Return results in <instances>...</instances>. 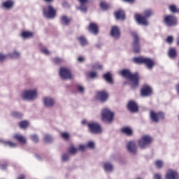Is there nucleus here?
<instances>
[{
  "instance_id": "nucleus-5",
  "label": "nucleus",
  "mask_w": 179,
  "mask_h": 179,
  "mask_svg": "<svg viewBox=\"0 0 179 179\" xmlns=\"http://www.w3.org/2000/svg\"><path fill=\"white\" fill-rule=\"evenodd\" d=\"M131 36L133 37V51L135 54H138L141 51L140 37L136 32H131Z\"/></svg>"
},
{
  "instance_id": "nucleus-36",
  "label": "nucleus",
  "mask_w": 179,
  "mask_h": 179,
  "mask_svg": "<svg viewBox=\"0 0 179 179\" xmlns=\"http://www.w3.org/2000/svg\"><path fill=\"white\" fill-rule=\"evenodd\" d=\"M169 9L171 13H178L179 10L177 8V7L175 5H171L169 6Z\"/></svg>"
},
{
  "instance_id": "nucleus-61",
  "label": "nucleus",
  "mask_w": 179,
  "mask_h": 179,
  "mask_svg": "<svg viewBox=\"0 0 179 179\" xmlns=\"http://www.w3.org/2000/svg\"><path fill=\"white\" fill-rule=\"evenodd\" d=\"M176 44L179 45V36H178Z\"/></svg>"
},
{
  "instance_id": "nucleus-48",
  "label": "nucleus",
  "mask_w": 179,
  "mask_h": 179,
  "mask_svg": "<svg viewBox=\"0 0 179 179\" xmlns=\"http://www.w3.org/2000/svg\"><path fill=\"white\" fill-rule=\"evenodd\" d=\"M11 58H18L20 57V53L17 52H14L13 54L10 55Z\"/></svg>"
},
{
  "instance_id": "nucleus-50",
  "label": "nucleus",
  "mask_w": 179,
  "mask_h": 179,
  "mask_svg": "<svg viewBox=\"0 0 179 179\" xmlns=\"http://www.w3.org/2000/svg\"><path fill=\"white\" fill-rule=\"evenodd\" d=\"M88 148H91V149H94V143L92 141H90L88 142V145H87Z\"/></svg>"
},
{
  "instance_id": "nucleus-14",
  "label": "nucleus",
  "mask_w": 179,
  "mask_h": 179,
  "mask_svg": "<svg viewBox=\"0 0 179 179\" xmlns=\"http://www.w3.org/2000/svg\"><path fill=\"white\" fill-rule=\"evenodd\" d=\"M127 108L132 113H138L139 110L138 104L134 101H129L127 105Z\"/></svg>"
},
{
  "instance_id": "nucleus-34",
  "label": "nucleus",
  "mask_w": 179,
  "mask_h": 179,
  "mask_svg": "<svg viewBox=\"0 0 179 179\" xmlns=\"http://www.w3.org/2000/svg\"><path fill=\"white\" fill-rule=\"evenodd\" d=\"M29 126V123L27 120H23L20 122V127L21 129H27Z\"/></svg>"
},
{
  "instance_id": "nucleus-23",
  "label": "nucleus",
  "mask_w": 179,
  "mask_h": 179,
  "mask_svg": "<svg viewBox=\"0 0 179 179\" xmlns=\"http://www.w3.org/2000/svg\"><path fill=\"white\" fill-rule=\"evenodd\" d=\"M13 138L22 144L27 143V139L23 136L20 135L19 134H14Z\"/></svg>"
},
{
  "instance_id": "nucleus-25",
  "label": "nucleus",
  "mask_w": 179,
  "mask_h": 179,
  "mask_svg": "<svg viewBox=\"0 0 179 179\" xmlns=\"http://www.w3.org/2000/svg\"><path fill=\"white\" fill-rule=\"evenodd\" d=\"M60 22H62V24H64V26H69V24L71 22V19L69 18L66 15H63L60 18Z\"/></svg>"
},
{
  "instance_id": "nucleus-11",
  "label": "nucleus",
  "mask_w": 179,
  "mask_h": 179,
  "mask_svg": "<svg viewBox=\"0 0 179 179\" xmlns=\"http://www.w3.org/2000/svg\"><path fill=\"white\" fill-rule=\"evenodd\" d=\"M164 23L169 27H172L178 24V19L173 15H166L164 18Z\"/></svg>"
},
{
  "instance_id": "nucleus-2",
  "label": "nucleus",
  "mask_w": 179,
  "mask_h": 179,
  "mask_svg": "<svg viewBox=\"0 0 179 179\" xmlns=\"http://www.w3.org/2000/svg\"><path fill=\"white\" fill-rule=\"evenodd\" d=\"M153 11L151 9H147L143 11V15L141 14L136 13L134 15L135 20L138 24H141V26H148V18L152 16Z\"/></svg>"
},
{
  "instance_id": "nucleus-46",
  "label": "nucleus",
  "mask_w": 179,
  "mask_h": 179,
  "mask_svg": "<svg viewBox=\"0 0 179 179\" xmlns=\"http://www.w3.org/2000/svg\"><path fill=\"white\" fill-rule=\"evenodd\" d=\"M92 69H103V66L101 64H96L92 65Z\"/></svg>"
},
{
  "instance_id": "nucleus-60",
  "label": "nucleus",
  "mask_w": 179,
  "mask_h": 179,
  "mask_svg": "<svg viewBox=\"0 0 179 179\" xmlns=\"http://www.w3.org/2000/svg\"><path fill=\"white\" fill-rule=\"evenodd\" d=\"M81 123H83V125L87 124V120H83V122H81Z\"/></svg>"
},
{
  "instance_id": "nucleus-15",
  "label": "nucleus",
  "mask_w": 179,
  "mask_h": 179,
  "mask_svg": "<svg viewBox=\"0 0 179 179\" xmlns=\"http://www.w3.org/2000/svg\"><path fill=\"white\" fill-rule=\"evenodd\" d=\"M127 151L133 155H136L137 152V147L134 141H129L127 144Z\"/></svg>"
},
{
  "instance_id": "nucleus-6",
  "label": "nucleus",
  "mask_w": 179,
  "mask_h": 179,
  "mask_svg": "<svg viewBox=\"0 0 179 179\" xmlns=\"http://www.w3.org/2000/svg\"><path fill=\"white\" fill-rule=\"evenodd\" d=\"M87 126H88V131L91 134H100L102 132L101 126L98 122H90L87 124Z\"/></svg>"
},
{
  "instance_id": "nucleus-28",
  "label": "nucleus",
  "mask_w": 179,
  "mask_h": 179,
  "mask_svg": "<svg viewBox=\"0 0 179 179\" xmlns=\"http://www.w3.org/2000/svg\"><path fill=\"white\" fill-rule=\"evenodd\" d=\"M144 59L145 57H134L132 59V62H134V64H138L141 65L144 62Z\"/></svg>"
},
{
  "instance_id": "nucleus-39",
  "label": "nucleus",
  "mask_w": 179,
  "mask_h": 179,
  "mask_svg": "<svg viewBox=\"0 0 179 179\" xmlns=\"http://www.w3.org/2000/svg\"><path fill=\"white\" fill-rule=\"evenodd\" d=\"M164 166V163L162 160H157L155 162V166L157 167V169H161Z\"/></svg>"
},
{
  "instance_id": "nucleus-41",
  "label": "nucleus",
  "mask_w": 179,
  "mask_h": 179,
  "mask_svg": "<svg viewBox=\"0 0 179 179\" xmlns=\"http://www.w3.org/2000/svg\"><path fill=\"white\" fill-rule=\"evenodd\" d=\"M70 155L69 153H64L62 156V161L63 162H67L69 159Z\"/></svg>"
},
{
  "instance_id": "nucleus-3",
  "label": "nucleus",
  "mask_w": 179,
  "mask_h": 179,
  "mask_svg": "<svg viewBox=\"0 0 179 179\" xmlns=\"http://www.w3.org/2000/svg\"><path fill=\"white\" fill-rule=\"evenodd\" d=\"M115 114L108 108L102 109L101 113V120L102 122L108 124H111L114 120Z\"/></svg>"
},
{
  "instance_id": "nucleus-12",
  "label": "nucleus",
  "mask_w": 179,
  "mask_h": 179,
  "mask_svg": "<svg viewBox=\"0 0 179 179\" xmlns=\"http://www.w3.org/2000/svg\"><path fill=\"white\" fill-rule=\"evenodd\" d=\"M22 97L24 100L33 101L37 97V90H27L24 92Z\"/></svg>"
},
{
  "instance_id": "nucleus-38",
  "label": "nucleus",
  "mask_w": 179,
  "mask_h": 179,
  "mask_svg": "<svg viewBox=\"0 0 179 179\" xmlns=\"http://www.w3.org/2000/svg\"><path fill=\"white\" fill-rule=\"evenodd\" d=\"M99 6H101V9H103V10H107V9L110 8V5L104 1L101 2Z\"/></svg>"
},
{
  "instance_id": "nucleus-18",
  "label": "nucleus",
  "mask_w": 179,
  "mask_h": 179,
  "mask_svg": "<svg viewBox=\"0 0 179 179\" xmlns=\"http://www.w3.org/2000/svg\"><path fill=\"white\" fill-rule=\"evenodd\" d=\"M143 64L145 65L148 69H152L153 66L155 65V63L152 59L144 57Z\"/></svg>"
},
{
  "instance_id": "nucleus-24",
  "label": "nucleus",
  "mask_w": 179,
  "mask_h": 179,
  "mask_svg": "<svg viewBox=\"0 0 179 179\" xmlns=\"http://www.w3.org/2000/svg\"><path fill=\"white\" fill-rule=\"evenodd\" d=\"M103 80L106 81V83L109 84H113V79L111 73L110 72H108L103 76Z\"/></svg>"
},
{
  "instance_id": "nucleus-53",
  "label": "nucleus",
  "mask_w": 179,
  "mask_h": 179,
  "mask_svg": "<svg viewBox=\"0 0 179 179\" xmlns=\"http://www.w3.org/2000/svg\"><path fill=\"white\" fill-rule=\"evenodd\" d=\"M154 179H162V176L160 173H155L153 176Z\"/></svg>"
},
{
  "instance_id": "nucleus-47",
  "label": "nucleus",
  "mask_w": 179,
  "mask_h": 179,
  "mask_svg": "<svg viewBox=\"0 0 179 179\" xmlns=\"http://www.w3.org/2000/svg\"><path fill=\"white\" fill-rule=\"evenodd\" d=\"M166 41V43H168V44H172V43H173V36H167Z\"/></svg>"
},
{
  "instance_id": "nucleus-49",
  "label": "nucleus",
  "mask_w": 179,
  "mask_h": 179,
  "mask_svg": "<svg viewBox=\"0 0 179 179\" xmlns=\"http://www.w3.org/2000/svg\"><path fill=\"white\" fill-rule=\"evenodd\" d=\"M77 90L80 92V93L83 94L85 92V89L82 85L77 86Z\"/></svg>"
},
{
  "instance_id": "nucleus-21",
  "label": "nucleus",
  "mask_w": 179,
  "mask_h": 179,
  "mask_svg": "<svg viewBox=\"0 0 179 179\" xmlns=\"http://www.w3.org/2000/svg\"><path fill=\"white\" fill-rule=\"evenodd\" d=\"M122 134L126 135L127 136H133V130L129 127H122L121 129Z\"/></svg>"
},
{
  "instance_id": "nucleus-32",
  "label": "nucleus",
  "mask_w": 179,
  "mask_h": 179,
  "mask_svg": "<svg viewBox=\"0 0 179 179\" xmlns=\"http://www.w3.org/2000/svg\"><path fill=\"white\" fill-rule=\"evenodd\" d=\"M22 36L24 38H29V37H33L34 34L30 31H23Z\"/></svg>"
},
{
  "instance_id": "nucleus-44",
  "label": "nucleus",
  "mask_w": 179,
  "mask_h": 179,
  "mask_svg": "<svg viewBox=\"0 0 179 179\" xmlns=\"http://www.w3.org/2000/svg\"><path fill=\"white\" fill-rule=\"evenodd\" d=\"M54 64H56L57 65H60V64H62V59L59 58V57H55L52 59Z\"/></svg>"
},
{
  "instance_id": "nucleus-4",
  "label": "nucleus",
  "mask_w": 179,
  "mask_h": 179,
  "mask_svg": "<svg viewBox=\"0 0 179 179\" xmlns=\"http://www.w3.org/2000/svg\"><path fill=\"white\" fill-rule=\"evenodd\" d=\"M153 139L151 136L144 135L138 141V144L141 149H145L148 145H150Z\"/></svg>"
},
{
  "instance_id": "nucleus-56",
  "label": "nucleus",
  "mask_w": 179,
  "mask_h": 179,
  "mask_svg": "<svg viewBox=\"0 0 179 179\" xmlns=\"http://www.w3.org/2000/svg\"><path fill=\"white\" fill-rule=\"evenodd\" d=\"M77 61H78V62H83L84 57H80L77 59Z\"/></svg>"
},
{
  "instance_id": "nucleus-52",
  "label": "nucleus",
  "mask_w": 179,
  "mask_h": 179,
  "mask_svg": "<svg viewBox=\"0 0 179 179\" xmlns=\"http://www.w3.org/2000/svg\"><path fill=\"white\" fill-rule=\"evenodd\" d=\"M85 149H86V146L84 145H80V146L78 147V150L81 152L85 151Z\"/></svg>"
},
{
  "instance_id": "nucleus-26",
  "label": "nucleus",
  "mask_w": 179,
  "mask_h": 179,
  "mask_svg": "<svg viewBox=\"0 0 179 179\" xmlns=\"http://www.w3.org/2000/svg\"><path fill=\"white\" fill-rule=\"evenodd\" d=\"M44 104L47 107H52L55 104V101L50 97H45L44 99Z\"/></svg>"
},
{
  "instance_id": "nucleus-40",
  "label": "nucleus",
  "mask_w": 179,
  "mask_h": 179,
  "mask_svg": "<svg viewBox=\"0 0 179 179\" xmlns=\"http://www.w3.org/2000/svg\"><path fill=\"white\" fill-rule=\"evenodd\" d=\"M60 136H62V138L66 141H68L70 138V135L67 132H63L60 134Z\"/></svg>"
},
{
  "instance_id": "nucleus-51",
  "label": "nucleus",
  "mask_w": 179,
  "mask_h": 179,
  "mask_svg": "<svg viewBox=\"0 0 179 179\" xmlns=\"http://www.w3.org/2000/svg\"><path fill=\"white\" fill-rule=\"evenodd\" d=\"M42 52H43V54H45V55H50V52L46 48L42 49Z\"/></svg>"
},
{
  "instance_id": "nucleus-58",
  "label": "nucleus",
  "mask_w": 179,
  "mask_h": 179,
  "mask_svg": "<svg viewBox=\"0 0 179 179\" xmlns=\"http://www.w3.org/2000/svg\"><path fill=\"white\" fill-rule=\"evenodd\" d=\"M126 2L130 3H133L135 2V0H123Z\"/></svg>"
},
{
  "instance_id": "nucleus-17",
  "label": "nucleus",
  "mask_w": 179,
  "mask_h": 179,
  "mask_svg": "<svg viewBox=\"0 0 179 179\" xmlns=\"http://www.w3.org/2000/svg\"><path fill=\"white\" fill-rule=\"evenodd\" d=\"M165 178L166 179H179V175L176 171L172 169H169L167 171V173H166Z\"/></svg>"
},
{
  "instance_id": "nucleus-7",
  "label": "nucleus",
  "mask_w": 179,
  "mask_h": 179,
  "mask_svg": "<svg viewBox=\"0 0 179 179\" xmlns=\"http://www.w3.org/2000/svg\"><path fill=\"white\" fill-rule=\"evenodd\" d=\"M43 12L44 16L48 19H54L56 16V10L51 5L43 8Z\"/></svg>"
},
{
  "instance_id": "nucleus-29",
  "label": "nucleus",
  "mask_w": 179,
  "mask_h": 179,
  "mask_svg": "<svg viewBox=\"0 0 179 179\" xmlns=\"http://www.w3.org/2000/svg\"><path fill=\"white\" fill-rule=\"evenodd\" d=\"M77 40H78V41H80V44H81V45H83V47H85V45H88V41L83 36H81L77 38Z\"/></svg>"
},
{
  "instance_id": "nucleus-8",
  "label": "nucleus",
  "mask_w": 179,
  "mask_h": 179,
  "mask_svg": "<svg viewBox=\"0 0 179 179\" xmlns=\"http://www.w3.org/2000/svg\"><path fill=\"white\" fill-rule=\"evenodd\" d=\"M59 75H60V78L63 80H71L73 78L71 71L66 67H60Z\"/></svg>"
},
{
  "instance_id": "nucleus-54",
  "label": "nucleus",
  "mask_w": 179,
  "mask_h": 179,
  "mask_svg": "<svg viewBox=\"0 0 179 179\" xmlns=\"http://www.w3.org/2000/svg\"><path fill=\"white\" fill-rule=\"evenodd\" d=\"M6 58V56L2 54H0V61H4Z\"/></svg>"
},
{
  "instance_id": "nucleus-16",
  "label": "nucleus",
  "mask_w": 179,
  "mask_h": 179,
  "mask_svg": "<svg viewBox=\"0 0 179 179\" xmlns=\"http://www.w3.org/2000/svg\"><path fill=\"white\" fill-rule=\"evenodd\" d=\"M110 36L113 37V38H116V40H118L121 36V31L118 27L113 26L112 27V29H110Z\"/></svg>"
},
{
  "instance_id": "nucleus-64",
  "label": "nucleus",
  "mask_w": 179,
  "mask_h": 179,
  "mask_svg": "<svg viewBox=\"0 0 179 179\" xmlns=\"http://www.w3.org/2000/svg\"><path fill=\"white\" fill-rule=\"evenodd\" d=\"M178 119H179V116H178Z\"/></svg>"
},
{
  "instance_id": "nucleus-31",
  "label": "nucleus",
  "mask_w": 179,
  "mask_h": 179,
  "mask_svg": "<svg viewBox=\"0 0 179 179\" xmlns=\"http://www.w3.org/2000/svg\"><path fill=\"white\" fill-rule=\"evenodd\" d=\"M169 57L170 58H176L177 57V51L174 48H170L169 50Z\"/></svg>"
},
{
  "instance_id": "nucleus-20",
  "label": "nucleus",
  "mask_w": 179,
  "mask_h": 179,
  "mask_svg": "<svg viewBox=\"0 0 179 179\" xmlns=\"http://www.w3.org/2000/svg\"><path fill=\"white\" fill-rule=\"evenodd\" d=\"M115 17H116V19H117V20H125V13L122 10H119L115 12Z\"/></svg>"
},
{
  "instance_id": "nucleus-59",
  "label": "nucleus",
  "mask_w": 179,
  "mask_h": 179,
  "mask_svg": "<svg viewBox=\"0 0 179 179\" xmlns=\"http://www.w3.org/2000/svg\"><path fill=\"white\" fill-rule=\"evenodd\" d=\"M6 167H7V164H1V169H6Z\"/></svg>"
},
{
  "instance_id": "nucleus-37",
  "label": "nucleus",
  "mask_w": 179,
  "mask_h": 179,
  "mask_svg": "<svg viewBox=\"0 0 179 179\" xmlns=\"http://www.w3.org/2000/svg\"><path fill=\"white\" fill-rule=\"evenodd\" d=\"M98 76L97 73L95 71H91L87 74V77L90 79L96 78Z\"/></svg>"
},
{
  "instance_id": "nucleus-10",
  "label": "nucleus",
  "mask_w": 179,
  "mask_h": 179,
  "mask_svg": "<svg viewBox=\"0 0 179 179\" xmlns=\"http://www.w3.org/2000/svg\"><path fill=\"white\" fill-rule=\"evenodd\" d=\"M150 118L153 122L158 123L159 120H164L165 115L162 112L155 113L154 110H150Z\"/></svg>"
},
{
  "instance_id": "nucleus-27",
  "label": "nucleus",
  "mask_w": 179,
  "mask_h": 179,
  "mask_svg": "<svg viewBox=\"0 0 179 179\" xmlns=\"http://www.w3.org/2000/svg\"><path fill=\"white\" fill-rule=\"evenodd\" d=\"M2 5L6 9H12L14 6V2L12 0H8L3 2Z\"/></svg>"
},
{
  "instance_id": "nucleus-30",
  "label": "nucleus",
  "mask_w": 179,
  "mask_h": 179,
  "mask_svg": "<svg viewBox=\"0 0 179 179\" xmlns=\"http://www.w3.org/2000/svg\"><path fill=\"white\" fill-rule=\"evenodd\" d=\"M103 169L106 172H111L113 171V166L110 163L106 162L103 164Z\"/></svg>"
},
{
  "instance_id": "nucleus-22",
  "label": "nucleus",
  "mask_w": 179,
  "mask_h": 179,
  "mask_svg": "<svg viewBox=\"0 0 179 179\" xmlns=\"http://www.w3.org/2000/svg\"><path fill=\"white\" fill-rule=\"evenodd\" d=\"M78 1H80V10L86 13L87 12L86 3H88L89 0H78Z\"/></svg>"
},
{
  "instance_id": "nucleus-45",
  "label": "nucleus",
  "mask_w": 179,
  "mask_h": 179,
  "mask_svg": "<svg viewBox=\"0 0 179 179\" xmlns=\"http://www.w3.org/2000/svg\"><path fill=\"white\" fill-rule=\"evenodd\" d=\"M31 139L32 141H34V143H37L39 141L38 137L36 134H34L31 136Z\"/></svg>"
},
{
  "instance_id": "nucleus-42",
  "label": "nucleus",
  "mask_w": 179,
  "mask_h": 179,
  "mask_svg": "<svg viewBox=\"0 0 179 179\" xmlns=\"http://www.w3.org/2000/svg\"><path fill=\"white\" fill-rule=\"evenodd\" d=\"M44 141L45 143H51L52 141V138L51 136L46 134L44 137Z\"/></svg>"
},
{
  "instance_id": "nucleus-19",
  "label": "nucleus",
  "mask_w": 179,
  "mask_h": 179,
  "mask_svg": "<svg viewBox=\"0 0 179 179\" xmlns=\"http://www.w3.org/2000/svg\"><path fill=\"white\" fill-rule=\"evenodd\" d=\"M88 31H91L93 34H98L99 26L94 22H91L90 26H88Z\"/></svg>"
},
{
  "instance_id": "nucleus-55",
  "label": "nucleus",
  "mask_w": 179,
  "mask_h": 179,
  "mask_svg": "<svg viewBox=\"0 0 179 179\" xmlns=\"http://www.w3.org/2000/svg\"><path fill=\"white\" fill-rule=\"evenodd\" d=\"M176 90L177 94L179 95V83L176 85Z\"/></svg>"
},
{
  "instance_id": "nucleus-35",
  "label": "nucleus",
  "mask_w": 179,
  "mask_h": 179,
  "mask_svg": "<svg viewBox=\"0 0 179 179\" xmlns=\"http://www.w3.org/2000/svg\"><path fill=\"white\" fill-rule=\"evenodd\" d=\"M4 145L7 147H10L11 148H16L17 147V143H13L12 141H5L4 142Z\"/></svg>"
},
{
  "instance_id": "nucleus-43",
  "label": "nucleus",
  "mask_w": 179,
  "mask_h": 179,
  "mask_svg": "<svg viewBox=\"0 0 179 179\" xmlns=\"http://www.w3.org/2000/svg\"><path fill=\"white\" fill-rule=\"evenodd\" d=\"M12 116L15 118H21L22 117V114L19 112L14 111L12 113Z\"/></svg>"
},
{
  "instance_id": "nucleus-57",
  "label": "nucleus",
  "mask_w": 179,
  "mask_h": 179,
  "mask_svg": "<svg viewBox=\"0 0 179 179\" xmlns=\"http://www.w3.org/2000/svg\"><path fill=\"white\" fill-rule=\"evenodd\" d=\"M18 179H25V176L24 174H21L18 177Z\"/></svg>"
},
{
  "instance_id": "nucleus-33",
  "label": "nucleus",
  "mask_w": 179,
  "mask_h": 179,
  "mask_svg": "<svg viewBox=\"0 0 179 179\" xmlns=\"http://www.w3.org/2000/svg\"><path fill=\"white\" fill-rule=\"evenodd\" d=\"M78 148H75L73 145L69 148V153L75 155L78 152Z\"/></svg>"
},
{
  "instance_id": "nucleus-9",
  "label": "nucleus",
  "mask_w": 179,
  "mask_h": 179,
  "mask_svg": "<svg viewBox=\"0 0 179 179\" xmlns=\"http://www.w3.org/2000/svg\"><path fill=\"white\" fill-rule=\"evenodd\" d=\"M141 96L149 97L153 94L152 88L148 85H143L140 90Z\"/></svg>"
},
{
  "instance_id": "nucleus-62",
  "label": "nucleus",
  "mask_w": 179,
  "mask_h": 179,
  "mask_svg": "<svg viewBox=\"0 0 179 179\" xmlns=\"http://www.w3.org/2000/svg\"><path fill=\"white\" fill-rule=\"evenodd\" d=\"M44 1H46V2H48V3H50V2L53 1V0H44Z\"/></svg>"
},
{
  "instance_id": "nucleus-1",
  "label": "nucleus",
  "mask_w": 179,
  "mask_h": 179,
  "mask_svg": "<svg viewBox=\"0 0 179 179\" xmlns=\"http://www.w3.org/2000/svg\"><path fill=\"white\" fill-rule=\"evenodd\" d=\"M120 75L131 83V89H136L139 86V76L137 73L133 74L128 69H122Z\"/></svg>"
},
{
  "instance_id": "nucleus-13",
  "label": "nucleus",
  "mask_w": 179,
  "mask_h": 179,
  "mask_svg": "<svg viewBox=\"0 0 179 179\" xmlns=\"http://www.w3.org/2000/svg\"><path fill=\"white\" fill-rule=\"evenodd\" d=\"M109 94L106 91L102 90L96 92V99L101 102H106L108 99Z\"/></svg>"
},
{
  "instance_id": "nucleus-63",
  "label": "nucleus",
  "mask_w": 179,
  "mask_h": 179,
  "mask_svg": "<svg viewBox=\"0 0 179 179\" xmlns=\"http://www.w3.org/2000/svg\"><path fill=\"white\" fill-rule=\"evenodd\" d=\"M137 179H141V178H137Z\"/></svg>"
}]
</instances>
